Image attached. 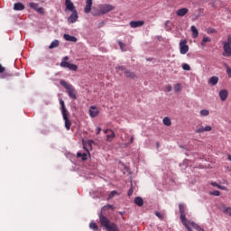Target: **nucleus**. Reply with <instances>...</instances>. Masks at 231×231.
<instances>
[{
    "label": "nucleus",
    "mask_w": 231,
    "mask_h": 231,
    "mask_svg": "<svg viewBox=\"0 0 231 231\" xmlns=\"http://www.w3.org/2000/svg\"><path fill=\"white\" fill-rule=\"evenodd\" d=\"M5 69L3 67V65L0 64V73H5Z\"/></svg>",
    "instance_id": "obj_46"
},
{
    "label": "nucleus",
    "mask_w": 231,
    "mask_h": 231,
    "mask_svg": "<svg viewBox=\"0 0 231 231\" xmlns=\"http://www.w3.org/2000/svg\"><path fill=\"white\" fill-rule=\"evenodd\" d=\"M88 113L91 118H95V116H98V114L100 112L98 111V108H97V106H90Z\"/></svg>",
    "instance_id": "obj_11"
},
{
    "label": "nucleus",
    "mask_w": 231,
    "mask_h": 231,
    "mask_svg": "<svg viewBox=\"0 0 231 231\" xmlns=\"http://www.w3.org/2000/svg\"><path fill=\"white\" fill-rule=\"evenodd\" d=\"M211 196H221V192L219 190H214L210 192Z\"/></svg>",
    "instance_id": "obj_42"
},
{
    "label": "nucleus",
    "mask_w": 231,
    "mask_h": 231,
    "mask_svg": "<svg viewBox=\"0 0 231 231\" xmlns=\"http://www.w3.org/2000/svg\"><path fill=\"white\" fill-rule=\"evenodd\" d=\"M99 222L101 226H104L107 231H120L118 225L115 222H111L107 217L104 216V214H99Z\"/></svg>",
    "instance_id": "obj_1"
},
{
    "label": "nucleus",
    "mask_w": 231,
    "mask_h": 231,
    "mask_svg": "<svg viewBox=\"0 0 231 231\" xmlns=\"http://www.w3.org/2000/svg\"><path fill=\"white\" fill-rule=\"evenodd\" d=\"M65 6L66 9L69 10V12H75V5H73V2L71 0H66L65 1Z\"/></svg>",
    "instance_id": "obj_13"
},
{
    "label": "nucleus",
    "mask_w": 231,
    "mask_h": 231,
    "mask_svg": "<svg viewBox=\"0 0 231 231\" xmlns=\"http://www.w3.org/2000/svg\"><path fill=\"white\" fill-rule=\"evenodd\" d=\"M78 20H79V13H77V11H73L72 14L69 15V17L68 18V23L69 24H73V23H77Z\"/></svg>",
    "instance_id": "obj_8"
},
{
    "label": "nucleus",
    "mask_w": 231,
    "mask_h": 231,
    "mask_svg": "<svg viewBox=\"0 0 231 231\" xmlns=\"http://www.w3.org/2000/svg\"><path fill=\"white\" fill-rule=\"evenodd\" d=\"M182 69H184V71H190V65L187 63L182 64Z\"/></svg>",
    "instance_id": "obj_37"
},
{
    "label": "nucleus",
    "mask_w": 231,
    "mask_h": 231,
    "mask_svg": "<svg viewBox=\"0 0 231 231\" xmlns=\"http://www.w3.org/2000/svg\"><path fill=\"white\" fill-rule=\"evenodd\" d=\"M223 212L224 214H227V216H231V207H225Z\"/></svg>",
    "instance_id": "obj_33"
},
{
    "label": "nucleus",
    "mask_w": 231,
    "mask_h": 231,
    "mask_svg": "<svg viewBox=\"0 0 231 231\" xmlns=\"http://www.w3.org/2000/svg\"><path fill=\"white\" fill-rule=\"evenodd\" d=\"M189 52V45H187V40H181L180 42V53L186 55Z\"/></svg>",
    "instance_id": "obj_7"
},
{
    "label": "nucleus",
    "mask_w": 231,
    "mask_h": 231,
    "mask_svg": "<svg viewBox=\"0 0 231 231\" xmlns=\"http://www.w3.org/2000/svg\"><path fill=\"white\" fill-rule=\"evenodd\" d=\"M182 225L185 226V228H187L188 231H192V228H190V223H193L192 221H189L186 218L185 222H181Z\"/></svg>",
    "instance_id": "obj_25"
},
{
    "label": "nucleus",
    "mask_w": 231,
    "mask_h": 231,
    "mask_svg": "<svg viewBox=\"0 0 231 231\" xmlns=\"http://www.w3.org/2000/svg\"><path fill=\"white\" fill-rule=\"evenodd\" d=\"M50 50H53V48H59V40H54L51 45L49 46Z\"/></svg>",
    "instance_id": "obj_28"
},
{
    "label": "nucleus",
    "mask_w": 231,
    "mask_h": 231,
    "mask_svg": "<svg viewBox=\"0 0 231 231\" xmlns=\"http://www.w3.org/2000/svg\"><path fill=\"white\" fill-rule=\"evenodd\" d=\"M14 10L16 12H22V10H24V5L23 3L18 2L14 5Z\"/></svg>",
    "instance_id": "obj_16"
},
{
    "label": "nucleus",
    "mask_w": 231,
    "mask_h": 231,
    "mask_svg": "<svg viewBox=\"0 0 231 231\" xmlns=\"http://www.w3.org/2000/svg\"><path fill=\"white\" fill-rule=\"evenodd\" d=\"M30 8L32 10H35V12H38V14H42L44 12V8L39 7V4L31 2L29 3Z\"/></svg>",
    "instance_id": "obj_9"
},
{
    "label": "nucleus",
    "mask_w": 231,
    "mask_h": 231,
    "mask_svg": "<svg viewBox=\"0 0 231 231\" xmlns=\"http://www.w3.org/2000/svg\"><path fill=\"white\" fill-rule=\"evenodd\" d=\"M89 228H91L94 231H98V226L95 222H91L89 224Z\"/></svg>",
    "instance_id": "obj_30"
},
{
    "label": "nucleus",
    "mask_w": 231,
    "mask_h": 231,
    "mask_svg": "<svg viewBox=\"0 0 231 231\" xmlns=\"http://www.w3.org/2000/svg\"><path fill=\"white\" fill-rule=\"evenodd\" d=\"M210 131H212V126L210 125L204 126V133L210 132Z\"/></svg>",
    "instance_id": "obj_44"
},
{
    "label": "nucleus",
    "mask_w": 231,
    "mask_h": 231,
    "mask_svg": "<svg viewBox=\"0 0 231 231\" xmlns=\"http://www.w3.org/2000/svg\"><path fill=\"white\" fill-rule=\"evenodd\" d=\"M212 187H217V189H218L219 184H217V182H211Z\"/></svg>",
    "instance_id": "obj_49"
},
{
    "label": "nucleus",
    "mask_w": 231,
    "mask_h": 231,
    "mask_svg": "<svg viewBox=\"0 0 231 231\" xmlns=\"http://www.w3.org/2000/svg\"><path fill=\"white\" fill-rule=\"evenodd\" d=\"M162 124L164 125H167V127H171V125H172V122L171 121V118H169V117H164L162 120Z\"/></svg>",
    "instance_id": "obj_23"
},
{
    "label": "nucleus",
    "mask_w": 231,
    "mask_h": 231,
    "mask_svg": "<svg viewBox=\"0 0 231 231\" xmlns=\"http://www.w3.org/2000/svg\"><path fill=\"white\" fill-rule=\"evenodd\" d=\"M210 38L209 37H207V36H204L203 39H202V42H201V44H205V42H210Z\"/></svg>",
    "instance_id": "obj_39"
},
{
    "label": "nucleus",
    "mask_w": 231,
    "mask_h": 231,
    "mask_svg": "<svg viewBox=\"0 0 231 231\" xmlns=\"http://www.w3.org/2000/svg\"><path fill=\"white\" fill-rule=\"evenodd\" d=\"M116 69L117 72L118 71H124V73H125V70L127 69H125V67H124V66H118V67H116Z\"/></svg>",
    "instance_id": "obj_38"
},
{
    "label": "nucleus",
    "mask_w": 231,
    "mask_h": 231,
    "mask_svg": "<svg viewBox=\"0 0 231 231\" xmlns=\"http://www.w3.org/2000/svg\"><path fill=\"white\" fill-rule=\"evenodd\" d=\"M227 160H228L229 162H231V154H228V155H227Z\"/></svg>",
    "instance_id": "obj_53"
},
{
    "label": "nucleus",
    "mask_w": 231,
    "mask_h": 231,
    "mask_svg": "<svg viewBox=\"0 0 231 231\" xmlns=\"http://www.w3.org/2000/svg\"><path fill=\"white\" fill-rule=\"evenodd\" d=\"M60 84L64 88H66L69 98H71L72 100H77V90L75 89V87H73V85L66 82V80H61Z\"/></svg>",
    "instance_id": "obj_3"
},
{
    "label": "nucleus",
    "mask_w": 231,
    "mask_h": 231,
    "mask_svg": "<svg viewBox=\"0 0 231 231\" xmlns=\"http://www.w3.org/2000/svg\"><path fill=\"white\" fill-rule=\"evenodd\" d=\"M180 214V221L181 223H185L187 217L185 215V206L183 204H179Z\"/></svg>",
    "instance_id": "obj_10"
},
{
    "label": "nucleus",
    "mask_w": 231,
    "mask_h": 231,
    "mask_svg": "<svg viewBox=\"0 0 231 231\" xmlns=\"http://www.w3.org/2000/svg\"><path fill=\"white\" fill-rule=\"evenodd\" d=\"M223 44V57H231V35L227 36V41L222 42Z\"/></svg>",
    "instance_id": "obj_5"
},
{
    "label": "nucleus",
    "mask_w": 231,
    "mask_h": 231,
    "mask_svg": "<svg viewBox=\"0 0 231 231\" xmlns=\"http://www.w3.org/2000/svg\"><path fill=\"white\" fill-rule=\"evenodd\" d=\"M190 30H191L193 39H198V37L199 35V32L198 31V28H196L194 25H192L190 27Z\"/></svg>",
    "instance_id": "obj_18"
},
{
    "label": "nucleus",
    "mask_w": 231,
    "mask_h": 231,
    "mask_svg": "<svg viewBox=\"0 0 231 231\" xmlns=\"http://www.w3.org/2000/svg\"><path fill=\"white\" fill-rule=\"evenodd\" d=\"M118 44L120 46V49L123 51H125V44L122 42H118Z\"/></svg>",
    "instance_id": "obj_40"
},
{
    "label": "nucleus",
    "mask_w": 231,
    "mask_h": 231,
    "mask_svg": "<svg viewBox=\"0 0 231 231\" xmlns=\"http://www.w3.org/2000/svg\"><path fill=\"white\" fill-rule=\"evenodd\" d=\"M117 194H118V191L113 190V191L108 195L107 199H113Z\"/></svg>",
    "instance_id": "obj_34"
},
{
    "label": "nucleus",
    "mask_w": 231,
    "mask_h": 231,
    "mask_svg": "<svg viewBox=\"0 0 231 231\" xmlns=\"http://www.w3.org/2000/svg\"><path fill=\"white\" fill-rule=\"evenodd\" d=\"M155 216L158 217L159 219H163V214L158 212V211H155Z\"/></svg>",
    "instance_id": "obj_45"
},
{
    "label": "nucleus",
    "mask_w": 231,
    "mask_h": 231,
    "mask_svg": "<svg viewBox=\"0 0 231 231\" xmlns=\"http://www.w3.org/2000/svg\"><path fill=\"white\" fill-rule=\"evenodd\" d=\"M133 142H134V136L131 137L130 142L127 143V145H131V143H133Z\"/></svg>",
    "instance_id": "obj_48"
},
{
    "label": "nucleus",
    "mask_w": 231,
    "mask_h": 231,
    "mask_svg": "<svg viewBox=\"0 0 231 231\" xmlns=\"http://www.w3.org/2000/svg\"><path fill=\"white\" fill-rule=\"evenodd\" d=\"M1 79H6V74L2 75Z\"/></svg>",
    "instance_id": "obj_54"
},
{
    "label": "nucleus",
    "mask_w": 231,
    "mask_h": 231,
    "mask_svg": "<svg viewBox=\"0 0 231 231\" xmlns=\"http://www.w3.org/2000/svg\"><path fill=\"white\" fill-rule=\"evenodd\" d=\"M165 91H167V93H171V91H172V85H166Z\"/></svg>",
    "instance_id": "obj_41"
},
{
    "label": "nucleus",
    "mask_w": 231,
    "mask_h": 231,
    "mask_svg": "<svg viewBox=\"0 0 231 231\" xmlns=\"http://www.w3.org/2000/svg\"><path fill=\"white\" fill-rule=\"evenodd\" d=\"M219 97H220V99L222 100V102H225V100H226V98H228V90H226V89L220 90Z\"/></svg>",
    "instance_id": "obj_15"
},
{
    "label": "nucleus",
    "mask_w": 231,
    "mask_h": 231,
    "mask_svg": "<svg viewBox=\"0 0 231 231\" xmlns=\"http://www.w3.org/2000/svg\"><path fill=\"white\" fill-rule=\"evenodd\" d=\"M107 133H111V130L109 129L105 130V134H107Z\"/></svg>",
    "instance_id": "obj_52"
},
{
    "label": "nucleus",
    "mask_w": 231,
    "mask_h": 231,
    "mask_svg": "<svg viewBox=\"0 0 231 231\" xmlns=\"http://www.w3.org/2000/svg\"><path fill=\"white\" fill-rule=\"evenodd\" d=\"M104 24H106V22H100L97 26H98V28H102V26H104Z\"/></svg>",
    "instance_id": "obj_50"
},
{
    "label": "nucleus",
    "mask_w": 231,
    "mask_h": 231,
    "mask_svg": "<svg viewBox=\"0 0 231 231\" xmlns=\"http://www.w3.org/2000/svg\"><path fill=\"white\" fill-rule=\"evenodd\" d=\"M210 115V111L207 109H202L200 111V116H208Z\"/></svg>",
    "instance_id": "obj_31"
},
{
    "label": "nucleus",
    "mask_w": 231,
    "mask_h": 231,
    "mask_svg": "<svg viewBox=\"0 0 231 231\" xmlns=\"http://www.w3.org/2000/svg\"><path fill=\"white\" fill-rule=\"evenodd\" d=\"M99 11L95 13L94 15H106V14H109V12H113L115 10V6L109 4H103L98 5Z\"/></svg>",
    "instance_id": "obj_4"
},
{
    "label": "nucleus",
    "mask_w": 231,
    "mask_h": 231,
    "mask_svg": "<svg viewBox=\"0 0 231 231\" xmlns=\"http://www.w3.org/2000/svg\"><path fill=\"white\" fill-rule=\"evenodd\" d=\"M218 189H219L220 190H226V187L221 186V185L218 186Z\"/></svg>",
    "instance_id": "obj_51"
},
{
    "label": "nucleus",
    "mask_w": 231,
    "mask_h": 231,
    "mask_svg": "<svg viewBox=\"0 0 231 231\" xmlns=\"http://www.w3.org/2000/svg\"><path fill=\"white\" fill-rule=\"evenodd\" d=\"M124 73H125L126 79H136V74H134V72H133L129 69L125 70Z\"/></svg>",
    "instance_id": "obj_19"
},
{
    "label": "nucleus",
    "mask_w": 231,
    "mask_h": 231,
    "mask_svg": "<svg viewBox=\"0 0 231 231\" xmlns=\"http://www.w3.org/2000/svg\"><path fill=\"white\" fill-rule=\"evenodd\" d=\"M77 156H78V158H81V160L83 162H86V160H88V153H86V152L82 153V152H79L77 153Z\"/></svg>",
    "instance_id": "obj_26"
},
{
    "label": "nucleus",
    "mask_w": 231,
    "mask_h": 231,
    "mask_svg": "<svg viewBox=\"0 0 231 231\" xmlns=\"http://www.w3.org/2000/svg\"><path fill=\"white\" fill-rule=\"evenodd\" d=\"M189 225L190 226H192V228H195V230L201 231L203 229L201 226L194 222H189Z\"/></svg>",
    "instance_id": "obj_29"
},
{
    "label": "nucleus",
    "mask_w": 231,
    "mask_h": 231,
    "mask_svg": "<svg viewBox=\"0 0 231 231\" xmlns=\"http://www.w3.org/2000/svg\"><path fill=\"white\" fill-rule=\"evenodd\" d=\"M114 138H115V132L113 130H110V134H106V142H113Z\"/></svg>",
    "instance_id": "obj_24"
},
{
    "label": "nucleus",
    "mask_w": 231,
    "mask_h": 231,
    "mask_svg": "<svg viewBox=\"0 0 231 231\" xmlns=\"http://www.w3.org/2000/svg\"><path fill=\"white\" fill-rule=\"evenodd\" d=\"M224 66L226 69V73H227L229 79H231V69L228 67V64H226V63H225Z\"/></svg>",
    "instance_id": "obj_36"
},
{
    "label": "nucleus",
    "mask_w": 231,
    "mask_h": 231,
    "mask_svg": "<svg viewBox=\"0 0 231 231\" xmlns=\"http://www.w3.org/2000/svg\"><path fill=\"white\" fill-rule=\"evenodd\" d=\"M133 192H134V189L133 186H131L130 189L127 192V196L129 198H131V196H133Z\"/></svg>",
    "instance_id": "obj_43"
},
{
    "label": "nucleus",
    "mask_w": 231,
    "mask_h": 231,
    "mask_svg": "<svg viewBox=\"0 0 231 231\" xmlns=\"http://www.w3.org/2000/svg\"><path fill=\"white\" fill-rule=\"evenodd\" d=\"M145 24L144 21H132L130 22L131 28H140Z\"/></svg>",
    "instance_id": "obj_12"
},
{
    "label": "nucleus",
    "mask_w": 231,
    "mask_h": 231,
    "mask_svg": "<svg viewBox=\"0 0 231 231\" xmlns=\"http://www.w3.org/2000/svg\"><path fill=\"white\" fill-rule=\"evenodd\" d=\"M217 82H219V78L216 76H213L209 79V84H211L212 86H216Z\"/></svg>",
    "instance_id": "obj_22"
},
{
    "label": "nucleus",
    "mask_w": 231,
    "mask_h": 231,
    "mask_svg": "<svg viewBox=\"0 0 231 231\" xmlns=\"http://www.w3.org/2000/svg\"><path fill=\"white\" fill-rule=\"evenodd\" d=\"M200 231H206V230L202 228Z\"/></svg>",
    "instance_id": "obj_56"
},
{
    "label": "nucleus",
    "mask_w": 231,
    "mask_h": 231,
    "mask_svg": "<svg viewBox=\"0 0 231 231\" xmlns=\"http://www.w3.org/2000/svg\"><path fill=\"white\" fill-rule=\"evenodd\" d=\"M214 32H215V30H212V31H211V33H214Z\"/></svg>",
    "instance_id": "obj_55"
},
{
    "label": "nucleus",
    "mask_w": 231,
    "mask_h": 231,
    "mask_svg": "<svg viewBox=\"0 0 231 231\" xmlns=\"http://www.w3.org/2000/svg\"><path fill=\"white\" fill-rule=\"evenodd\" d=\"M134 203L137 207H143V199H142V197H136L134 199Z\"/></svg>",
    "instance_id": "obj_21"
},
{
    "label": "nucleus",
    "mask_w": 231,
    "mask_h": 231,
    "mask_svg": "<svg viewBox=\"0 0 231 231\" xmlns=\"http://www.w3.org/2000/svg\"><path fill=\"white\" fill-rule=\"evenodd\" d=\"M195 133H197L198 134H199V133H205V126L197 127Z\"/></svg>",
    "instance_id": "obj_35"
},
{
    "label": "nucleus",
    "mask_w": 231,
    "mask_h": 231,
    "mask_svg": "<svg viewBox=\"0 0 231 231\" xmlns=\"http://www.w3.org/2000/svg\"><path fill=\"white\" fill-rule=\"evenodd\" d=\"M174 91H175V93H180V91H181V84L180 83L174 85Z\"/></svg>",
    "instance_id": "obj_32"
},
{
    "label": "nucleus",
    "mask_w": 231,
    "mask_h": 231,
    "mask_svg": "<svg viewBox=\"0 0 231 231\" xmlns=\"http://www.w3.org/2000/svg\"><path fill=\"white\" fill-rule=\"evenodd\" d=\"M60 105L61 106V115H62L63 120L65 122V127H66L67 131H69V129H71V121L69 120V112L66 108L64 100L60 99Z\"/></svg>",
    "instance_id": "obj_2"
},
{
    "label": "nucleus",
    "mask_w": 231,
    "mask_h": 231,
    "mask_svg": "<svg viewBox=\"0 0 231 231\" xmlns=\"http://www.w3.org/2000/svg\"><path fill=\"white\" fill-rule=\"evenodd\" d=\"M65 41H69V42H77V37L71 36L69 34H64Z\"/></svg>",
    "instance_id": "obj_20"
},
{
    "label": "nucleus",
    "mask_w": 231,
    "mask_h": 231,
    "mask_svg": "<svg viewBox=\"0 0 231 231\" xmlns=\"http://www.w3.org/2000/svg\"><path fill=\"white\" fill-rule=\"evenodd\" d=\"M102 132V128H100V126L97 127V134H100V133Z\"/></svg>",
    "instance_id": "obj_47"
},
{
    "label": "nucleus",
    "mask_w": 231,
    "mask_h": 231,
    "mask_svg": "<svg viewBox=\"0 0 231 231\" xmlns=\"http://www.w3.org/2000/svg\"><path fill=\"white\" fill-rule=\"evenodd\" d=\"M66 60H69V58L68 56L63 57V59L60 62L61 68H67L70 71H77V69H79V67L76 64L69 63Z\"/></svg>",
    "instance_id": "obj_6"
},
{
    "label": "nucleus",
    "mask_w": 231,
    "mask_h": 231,
    "mask_svg": "<svg viewBox=\"0 0 231 231\" xmlns=\"http://www.w3.org/2000/svg\"><path fill=\"white\" fill-rule=\"evenodd\" d=\"M93 6V0H87L86 6L84 9L85 14H89L91 12V7Z\"/></svg>",
    "instance_id": "obj_14"
},
{
    "label": "nucleus",
    "mask_w": 231,
    "mask_h": 231,
    "mask_svg": "<svg viewBox=\"0 0 231 231\" xmlns=\"http://www.w3.org/2000/svg\"><path fill=\"white\" fill-rule=\"evenodd\" d=\"M187 14H189V9H187V8H181V9H179L178 11H177V15L179 16V17H184V15H187Z\"/></svg>",
    "instance_id": "obj_17"
},
{
    "label": "nucleus",
    "mask_w": 231,
    "mask_h": 231,
    "mask_svg": "<svg viewBox=\"0 0 231 231\" xmlns=\"http://www.w3.org/2000/svg\"><path fill=\"white\" fill-rule=\"evenodd\" d=\"M108 208H110V210H115V206H114V205H111V204H108V205H106V206H104V207L102 208V209H101V213H100V214H102V212H104V211H106V210H108Z\"/></svg>",
    "instance_id": "obj_27"
}]
</instances>
